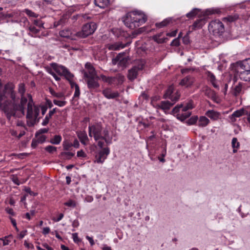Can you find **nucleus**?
<instances>
[{
  "label": "nucleus",
  "mask_w": 250,
  "mask_h": 250,
  "mask_svg": "<svg viewBox=\"0 0 250 250\" xmlns=\"http://www.w3.org/2000/svg\"><path fill=\"white\" fill-rule=\"evenodd\" d=\"M88 135L90 137L94 138L100 148L103 147L104 146V143L102 140H104L107 145L112 143V137L110 135L109 129L107 127L103 128L100 123L89 125Z\"/></svg>",
  "instance_id": "f257e3e1"
},
{
  "label": "nucleus",
  "mask_w": 250,
  "mask_h": 250,
  "mask_svg": "<svg viewBox=\"0 0 250 250\" xmlns=\"http://www.w3.org/2000/svg\"><path fill=\"white\" fill-rule=\"evenodd\" d=\"M146 19V16L141 11H133L126 14L123 21L127 27L133 29L145 23Z\"/></svg>",
  "instance_id": "f03ea898"
},
{
  "label": "nucleus",
  "mask_w": 250,
  "mask_h": 250,
  "mask_svg": "<svg viewBox=\"0 0 250 250\" xmlns=\"http://www.w3.org/2000/svg\"><path fill=\"white\" fill-rule=\"evenodd\" d=\"M194 107L193 102L190 101L185 104L177 105L173 108L171 112L174 115L176 114L177 118L183 121L190 116L191 113L188 110L192 109Z\"/></svg>",
  "instance_id": "7ed1b4c3"
},
{
  "label": "nucleus",
  "mask_w": 250,
  "mask_h": 250,
  "mask_svg": "<svg viewBox=\"0 0 250 250\" xmlns=\"http://www.w3.org/2000/svg\"><path fill=\"white\" fill-rule=\"evenodd\" d=\"M28 97L27 122L29 125H33L36 123L40 111V106L34 104L31 95H28Z\"/></svg>",
  "instance_id": "20e7f679"
},
{
  "label": "nucleus",
  "mask_w": 250,
  "mask_h": 250,
  "mask_svg": "<svg viewBox=\"0 0 250 250\" xmlns=\"http://www.w3.org/2000/svg\"><path fill=\"white\" fill-rule=\"evenodd\" d=\"M210 32L214 35L220 36L224 32V26L223 23L219 20L211 21L208 26Z\"/></svg>",
  "instance_id": "39448f33"
},
{
  "label": "nucleus",
  "mask_w": 250,
  "mask_h": 250,
  "mask_svg": "<svg viewBox=\"0 0 250 250\" xmlns=\"http://www.w3.org/2000/svg\"><path fill=\"white\" fill-rule=\"evenodd\" d=\"M52 70L58 73L59 76H63L67 79H71L73 76L64 66L56 63L51 64Z\"/></svg>",
  "instance_id": "423d86ee"
},
{
  "label": "nucleus",
  "mask_w": 250,
  "mask_h": 250,
  "mask_svg": "<svg viewBox=\"0 0 250 250\" xmlns=\"http://www.w3.org/2000/svg\"><path fill=\"white\" fill-rule=\"evenodd\" d=\"M97 28L96 24L94 22H91L84 24L82 29V32L79 36L82 38H85L93 34Z\"/></svg>",
  "instance_id": "0eeeda50"
},
{
  "label": "nucleus",
  "mask_w": 250,
  "mask_h": 250,
  "mask_svg": "<svg viewBox=\"0 0 250 250\" xmlns=\"http://www.w3.org/2000/svg\"><path fill=\"white\" fill-rule=\"evenodd\" d=\"M100 80V77L96 76L94 77L85 78V81L87 84V87L90 91H97L100 87V83L98 81Z\"/></svg>",
  "instance_id": "6e6552de"
},
{
  "label": "nucleus",
  "mask_w": 250,
  "mask_h": 250,
  "mask_svg": "<svg viewBox=\"0 0 250 250\" xmlns=\"http://www.w3.org/2000/svg\"><path fill=\"white\" fill-rule=\"evenodd\" d=\"M102 149L96 155L94 163L103 164L109 155L110 149L108 147H102Z\"/></svg>",
  "instance_id": "1a4fd4ad"
},
{
  "label": "nucleus",
  "mask_w": 250,
  "mask_h": 250,
  "mask_svg": "<svg viewBox=\"0 0 250 250\" xmlns=\"http://www.w3.org/2000/svg\"><path fill=\"white\" fill-rule=\"evenodd\" d=\"M144 62H141L138 66H134L128 71V78L130 80H133L136 78L138 71L142 70L144 68Z\"/></svg>",
  "instance_id": "9d476101"
},
{
  "label": "nucleus",
  "mask_w": 250,
  "mask_h": 250,
  "mask_svg": "<svg viewBox=\"0 0 250 250\" xmlns=\"http://www.w3.org/2000/svg\"><path fill=\"white\" fill-rule=\"evenodd\" d=\"M128 60L125 56L124 53H120L115 58L112 60V63L113 65L118 64L121 66L124 67L126 65Z\"/></svg>",
  "instance_id": "9b49d317"
},
{
  "label": "nucleus",
  "mask_w": 250,
  "mask_h": 250,
  "mask_svg": "<svg viewBox=\"0 0 250 250\" xmlns=\"http://www.w3.org/2000/svg\"><path fill=\"white\" fill-rule=\"evenodd\" d=\"M237 65V71L240 79L244 81H250V71L248 70L241 69L238 63Z\"/></svg>",
  "instance_id": "f8f14e48"
},
{
  "label": "nucleus",
  "mask_w": 250,
  "mask_h": 250,
  "mask_svg": "<svg viewBox=\"0 0 250 250\" xmlns=\"http://www.w3.org/2000/svg\"><path fill=\"white\" fill-rule=\"evenodd\" d=\"M85 70L84 72L85 79L98 76L94 67L90 63H86L85 65Z\"/></svg>",
  "instance_id": "ddd939ff"
},
{
  "label": "nucleus",
  "mask_w": 250,
  "mask_h": 250,
  "mask_svg": "<svg viewBox=\"0 0 250 250\" xmlns=\"http://www.w3.org/2000/svg\"><path fill=\"white\" fill-rule=\"evenodd\" d=\"M102 93L104 96L108 99H114L119 95L117 91H113L109 88L103 90Z\"/></svg>",
  "instance_id": "4468645a"
},
{
  "label": "nucleus",
  "mask_w": 250,
  "mask_h": 250,
  "mask_svg": "<svg viewBox=\"0 0 250 250\" xmlns=\"http://www.w3.org/2000/svg\"><path fill=\"white\" fill-rule=\"evenodd\" d=\"M194 82L193 77L188 76L183 78L180 82V84L185 87H190Z\"/></svg>",
  "instance_id": "2eb2a0df"
},
{
  "label": "nucleus",
  "mask_w": 250,
  "mask_h": 250,
  "mask_svg": "<svg viewBox=\"0 0 250 250\" xmlns=\"http://www.w3.org/2000/svg\"><path fill=\"white\" fill-rule=\"evenodd\" d=\"M173 104L174 103H171L169 101H162L160 104H158L157 106L158 109H161L167 113Z\"/></svg>",
  "instance_id": "dca6fc26"
},
{
  "label": "nucleus",
  "mask_w": 250,
  "mask_h": 250,
  "mask_svg": "<svg viewBox=\"0 0 250 250\" xmlns=\"http://www.w3.org/2000/svg\"><path fill=\"white\" fill-rule=\"evenodd\" d=\"M28 34L33 37H40V31L41 29L38 28L34 25H30L29 27Z\"/></svg>",
  "instance_id": "f3484780"
},
{
  "label": "nucleus",
  "mask_w": 250,
  "mask_h": 250,
  "mask_svg": "<svg viewBox=\"0 0 250 250\" xmlns=\"http://www.w3.org/2000/svg\"><path fill=\"white\" fill-rule=\"evenodd\" d=\"M78 137L82 144L86 146L88 144V138L85 131H81L78 133Z\"/></svg>",
  "instance_id": "a211bd4d"
},
{
  "label": "nucleus",
  "mask_w": 250,
  "mask_h": 250,
  "mask_svg": "<svg viewBox=\"0 0 250 250\" xmlns=\"http://www.w3.org/2000/svg\"><path fill=\"white\" fill-rule=\"evenodd\" d=\"M125 45L121 42H115L113 44H109L107 45V48L110 50H119L121 49L124 48Z\"/></svg>",
  "instance_id": "6ab92c4d"
},
{
  "label": "nucleus",
  "mask_w": 250,
  "mask_h": 250,
  "mask_svg": "<svg viewBox=\"0 0 250 250\" xmlns=\"http://www.w3.org/2000/svg\"><path fill=\"white\" fill-rule=\"evenodd\" d=\"M241 69L248 70L250 71V58L238 62Z\"/></svg>",
  "instance_id": "aec40b11"
},
{
  "label": "nucleus",
  "mask_w": 250,
  "mask_h": 250,
  "mask_svg": "<svg viewBox=\"0 0 250 250\" xmlns=\"http://www.w3.org/2000/svg\"><path fill=\"white\" fill-rule=\"evenodd\" d=\"M56 108H54L49 111V113L46 115L45 118L43 119L42 123V125L45 126L48 124L52 115L56 112Z\"/></svg>",
  "instance_id": "412c9836"
},
{
  "label": "nucleus",
  "mask_w": 250,
  "mask_h": 250,
  "mask_svg": "<svg viewBox=\"0 0 250 250\" xmlns=\"http://www.w3.org/2000/svg\"><path fill=\"white\" fill-rule=\"evenodd\" d=\"M206 115L211 119L214 120H217L220 116V114L213 110L207 111L206 113Z\"/></svg>",
  "instance_id": "4be33fe9"
},
{
  "label": "nucleus",
  "mask_w": 250,
  "mask_h": 250,
  "mask_svg": "<svg viewBox=\"0 0 250 250\" xmlns=\"http://www.w3.org/2000/svg\"><path fill=\"white\" fill-rule=\"evenodd\" d=\"M95 4L101 8L106 7L109 4V0H94Z\"/></svg>",
  "instance_id": "5701e85b"
},
{
  "label": "nucleus",
  "mask_w": 250,
  "mask_h": 250,
  "mask_svg": "<svg viewBox=\"0 0 250 250\" xmlns=\"http://www.w3.org/2000/svg\"><path fill=\"white\" fill-rule=\"evenodd\" d=\"M209 123V120L205 116H201L200 117L198 125L200 127H205L207 126Z\"/></svg>",
  "instance_id": "b1692460"
},
{
  "label": "nucleus",
  "mask_w": 250,
  "mask_h": 250,
  "mask_svg": "<svg viewBox=\"0 0 250 250\" xmlns=\"http://www.w3.org/2000/svg\"><path fill=\"white\" fill-rule=\"evenodd\" d=\"M244 109H241L234 111L230 116V118L231 121L234 122L235 121L236 118H238L242 116L244 114Z\"/></svg>",
  "instance_id": "393cba45"
},
{
  "label": "nucleus",
  "mask_w": 250,
  "mask_h": 250,
  "mask_svg": "<svg viewBox=\"0 0 250 250\" xmlns=\"http://www.w3.org/2000/svg\"><path fill=\"white\" fill-rule=\"evenodd\" d=\"M208 81L212 83V85L216 88H219V85L216 80L215 76L211 73H208Z\"/></svg>",
  "instance_id": "a878e982"
},
{
  "label": "nucleus",
  "mask_w": 250,
  "mask_h": 250,
  "mask_svg": "<svg viewBox=\"0 0 250 250\" xmlns=\"http://www.w3.org/2000/svg\"><path fill=\"white\" fill-rule=\"evenodd\" d=\"M242 86L241 83H238L237 85H236L234 86L231 90L232 94L235 96H237L239 95L242 92Z\"/></svg>",
  "instance_id": "bb28decb"
},
{
  "label": "nucleus",
  "mask_w": 250,
  "mask_h": 250,
  "mask_svg": "<svg viewBox=\"0 0 250 250\" xmlns=\"http://www.w3.org/2000/svg\"><path fill=\"white\" fill-rule=\"evenodd\" d=\"M206 23L205 18L196 20L193 23V26L194 28H200Z\"/></svg>",
  "instance_id": "cd10ccee"
},
{
  "label": "nucleus",
  "mask_w": 250,
  "mask_h": 250,
  "mask_svg": "<svg viewBox=\"0 0 250 250\" xmlns=\"http://www.w3.org/2000/svg\"><path fill=\"white\" fill-rule=\"evenodd\" d=\"M71 86L72 88H74L75 89L73 98H79L80 95V90L78 84L75 83H71Z\"/></svg>",
  "instance_id": "c85d7f7f"
},
{
  "label": "nucleus",
  "mask_w": 250,
  "mask_h": 250,
  "mask_svg": "<svg viewBox=\"0 0 250 250\" xmlns=\"http://www.w3.org/2000/svg\"><path fill=\"white\" fill-rule=\"evenodd\" d=\"M12 240L13 236L12 235L6 236L3 238H0V241L2 242L3 246L9 245L10 242H11Z\"/></svg>",
  "instance_id": "c756f323"
},
{
  "label": "nucleus",
  "mask_w": 250,
  "mask_h": 250,
  "mask_svg": "<svg viewBox=\"0 0 250 250\" xmlns=\"http://www.w3.org/2000/svg\"><path fill=\"white\" fill-rule=\"evenodd\" d=\"M174 90V87L173 85H170L167 89L166 92L165 94V97L166 98H169L171 100L173 99V95H171Z\"/></svg>",
  "instance_id": "7c9ffc66"
},
{
  "label": "nucleus",
  "mask_w": 250,
  "mask_h": 250,
  "mask_svg": "<svg viewBox=\"0 0 250 250\" xmlns=\"http://www.w3.org/2000/svg\"><path fill=\"white\" fill-rule=\"evenodd\" d=\"M62 140V137L60 135H56L50 140V143L54 145H59Z\"/></svg>",
  "instance_id": "2f4dec72"
},
{
  "label": "nucleus",
  "mask_w": 250,
  "mask_h": 250,
  "mask_svg": "<svg viewBox=\"0 0 250 250\" xmlns=\"http://www.w3.org/2000/svg\"><path fill=\"white\" fill-rule=\"evenodd\" d=\"M200 9L198 8H194L190 12L186 14V16L189 18H193L196 15H198L200 12Z\"/></svg>",
  "instance_id": "473e14b6"
},
{
  "label": "nucleus",
  "mask_w": 250,
  "mask_h": 250,
  "mask_svg": "<svg viewBox=\"0 0 250 250\" xmlns=\"http://www.w3.org/2000/svg\"><path fill=\"white\" fill-rule=\"evenodd\" d=\"M171 21V19L170 18L166 19L161 22L156 23V26L157 27L161 28L162 27L167 25Z\"/></svg>",
  "instance_id": "72a5a7b5"
},
{
  "label": "nucleus",
  "mask_w": 250,
  "mask_h": 250,
  "mask_svg": "<svg viewBox=\"0 0 250 250\" xmlns=\"http://www.w3.org/2000/svg\"><path fill=\"white\" fill-rule=\"evenodd\" d=\"M114 78L115 79L114 84L118 85L122 84L125 80L124 76L121 74H118L116 77H114Z\"/></svg>",
  "instance_id": "f704fd0d"
},
{
  "label": "nucleus",
  "mask_w": 250,
  "mask_h": 250,
  "mask_svg": "<svg viewBox=\"0 0 250 250\" xmlns=\"http://www.w3.org/2000/svg\"><path fill=\"white\" fill-rule=\"evenodd\" d=\"M161 34H159L154 36L153 38V40L158 43H162L165 42L166 38H161Z\"/></svg>",
  "instance_id": "c9c22d12"
},
{
  "label": "nucleus",
  "mask_w": 250,
  "mask_h": 250,
  "mask_svg": "<svg viewBox=\"0 0 250 250\" xmlns=\"http://www.w3.org/2000/svg\"><path fill=\"white\" fill-rule=\"evenodd\" d=\"M36 137L37 141L40 144L43 143L46 140V136L44 135L40 134V133H37Z\"/></svg>",
  "instance_id": "e433bc0d"
},
{
  "label": "nucleus",
  "mask_w": 250,
  "mask_h": 250,
  "mask_svg": "<svg viewBox=\"0 0 250 250\" xmlns=\"http://www.w3.org/2000/svg\"><path fill=\"white\" fill-rule=\"evenodd\" d=\"M71 35V32L68 29H65L60 32V35L63 38H69Z\"/></svg>",
  "instance_id": "4c0bfd02"
},
{
  "label": "nucleus",
  "mask_w": 250,
  "mask_h": 250,
  "mask_svg": "<svg viewBox=\"0 0 250 250\" xmlns=\"http://www.w3.org/2000/svg\"><path fill=\"white\" fill-rule=\"evenodd\" d=\"M53 103L55 105H56L59 107H63L66 104L67 102L65 100L60 101V100H58L56 99H54L53 100Z\"/></svg>",
  "instance_id": "58836bf2"
},
{
  "label": "nucleus",
  "mask_w": 250,
  "mask_h": 250,
  "mask_svg": "<svg viewBox=\"0 0 250 250\" xmlns=\"http://www.w3.org/2000/svg\"><path fill=\"white\" fill-rule=\"evenodd\" d=\"M64 205L68 207L74 208L77 206V203L76 201L72 200H69L67 202L64 203Z\"/></svg>",
  "instance_id": "ea45409f"
},
{
  "label": "nucleus",
  "mask_w": 250,
  "mask_h": 250,
  "mask_svg": "<svg viewBox=\"0 0 250 250\" xmlns=\"http://www.w3.org/2000/svg\"><path fill=\"white\" fill-rule=\"evenodd\" d=\"M33 24L35 26H36L37 27L39 28L40 29H42L43 28V22L40 20H34L33 21Z\"/></svg>",
  "instance_id": "a19ab883"
},
{
  "label": "nucleus",
  "mask_w": 250,
  "mask_h": 250,
  "mask_svg": "<svg viewBox=\"0 0 250 250\" xmlns=\"http://www.w3.org/2000/svg\"><path fill=\"white\" fill-rule=\"evenodd\" d=\"M231 145L233 148H238L240 146V144L238 142L236 138H233L231 141Z\"/></svg>",
  "instance_id": "79ce46f5"
},
{
  "label": "nucleus",
  "mask_w": 250,
  "mask_h": 250,
  "mask_svg": "<svg viewBox=\"0 0 250 250\" xmlns=\"http://www.w3.org/2000/svg\"><path fill=\"white\" fill-rule=\"evenodd\" d=\"M45 150L49 153H53L57 151V148L52 146H48L45 148Z\"/></svg>",
  "instance_id": "37998d69"
},
{
  "label": "nucleus",
  "mask_w": 250,
  "mask_h": 250,
  "mask_svg": "<svg viewBox=\"0 0 250 250\" xmlns=\"http://www.w3.org/2000/svg\"><path fill=\"white\" fill-rule=\"evenodd\" d=\"M181 33H180L178 37L177 38L174 39L172 42L170 43V45L171 46H178L180 45V41H179V38L181 36Z\"/></svg>",
  "instance_id": "c03bdc74"
},
{
  "label": "nucleus",
  "mask_w": 250,
  "mask_h": 250,
  "mask_svg": "<svg viewBox=\"0 0 250 250\" xmlns=\"http://www.w3.org/2000/svg\"><path fill=\"white\" fill-rule=\"evenodd\" d=\"M48 72L49 73H50L51 75H52L53 76V77L56 81H58L60 80V79H61L60 77L59 76L55 74V73L51 69H49L48 70Z\"/></svg>",
  "instance_id": "a18cd8bd"
},
{
  "label": "nucleus",
  "mask_w": 250,
  "mask_h": 250,
  "mask_svg": "<svg viewBox=\"0 0 250 250\" xmlns=\"http://www.w3.org/2000/svg\"><path fill=\"white\" fill-rule=\"evenodd\" d=\"M25 12L27 15H28L30 17H37L38 16V15L37 14L28 9H25Z\"/></svg>",
  "instance_id": "49530a36"
},
{
  "label": "nucleus",
  "mask_w": 250,
  "mask_h": 250,
  "mask_svg": "<svg viewBox=\"0 0 250 250\" xmlns=\"http://www.w3.org/2000/svg\"><path fill=\"white\" fill-rule=\"evenodd\" d=\"M197 119H198V118L197 116L192 117L189 120V124H190V125L194 124L195 123H196Z\"/></svg>",
  "instance_id": "de8ad7c7"
},
{
  "label": "nucleus",
  "mask_w": 250,
  "mask_h": 250,
  "mask_svg": "<svg viewBox=\"0 0 250 250\" xmlns=\"http://www.w3.org/2000/svg\"><path fill=\"white\" fill-rule=\"evenodd\" d=\"M77 155L78 157H85L86 156V154L82 150L78 151L77 152Z\"/></svg>",
  "instance_id": "09e8293b"
},
{
  "label": "nucleus",
  "mask_w": 250,
  "mask_h": 250,
  "mask_svg": "<svg viewBox=\"0 0 250 250\" xmlns=\"http://www.w3.org/2000/svg\"><path fill=\"white\" fill-rule=\"evenodd\" d=\"M115 83V79L114 78V77H108L107 83H108L109 84H114Z\"/></svg>",
  "instance_id": "8fccbe9b"
},
{
  "label": "nucleus",
  "mask_w": 250,
  "mask_h": 250,
  "mask_svg": "<svg viewBox=\"0 0 250 250\" xmlns=\"http://www.w3.org/2000/svg\"><path fill=\"white\" fill-rule=\"evenodd\" d=\"M86 239L89 241L91 246H93L95 244V242L92 237L86 235Z\"/></svg>",
  "instance_id": "3c124183"
},
{
  "label": "nucleus",
  "mask_w": 250,
  "mask_h": 250,
  "mask_svg": "<svg viewBox=\"0 0 250 250\" xmlns=\"http://www.w3.org/2000/svg\"><path fill=\"white\" fill-rule=\"evenodd\" d=\"M143 31H144V29L143 28H140L138 29H137V30H135L133 32V35L134 37H135V36H136V35L140 34L141 33L143 32Z\"/></svg>",
  "instance_id": "603ef678"
},
{
  "label": "nucleus",
  "mask_w": 250,
  "mask_h": 250,
  "mask_svg": "<svg viewBox=\"0 0 250 250\" xmlns=\"http://www.w3.org/2000/svg\"><path fill=\"white\" fill-rule=\"evenodd\" d=\"M72 238H73L74 242H78L79 241V239L78 238V235L77 233H72Z\"/></svg>",
  "instance_id": "864d4df0"
},
{
  "label": "nucleus",
  "mask_w": 250,
  "mask_h": 250,
  "mask_svg": "<svg viewBox=\"0 0 250 250\" xmlns=\"http://www.w3.org/2000/svg\"><path fill=\"white\" fill-rule=\"evenodd\" d=\"M50 231V229L49 227H45L43 229L42 233L43 235H46L49 233Z\"/></svg>",
  "instance_id": "5fc2aeb1"
},
{
  "label": "nucleus",
  "mask_w": 250,
  "mask_h": 250,
  "mask_svg": "<svg viewBox=\"0 0 250 250\" xmlns=\"http://www.w3.org/2000/svg\"><path fill=\"white\" fill-rule=\"evenodd\" d=\"M55 97L60 98V99H62V98H63L64 99H65L64 95L62 92L56 93V94Z\"/></svg>",
  "instance_id": "6e6d98bb"
},
{
  "label": "nucleus",
  "mask_w": 250,
  "mask_h": 250,
  "mask_svg": "<svg viewBox=\"0 0 250 250\" xmlns=\"http://www.w3.org/2000/svg\"><path fill=\"white\" fill-rule=\"evenodd\" d=\"M39 144L37 139H34L32 140L31 146L32 147L35 148Z\"/></svg>",
  "instance_id": "4d7b16f0"
},
{
  "label": "nucleus",
  "mask_w": 250,
  "mask_h": 250,
  "mask_svg": "<svg viewBox=\"0 0 250 250\" xmlns=\"http://www.w3.org/2000/svg\"><path fill=\"white\" fill-rule=\"evenodd\" d=\"M177 32V30H174L170 33H167V36H169V37H175L176 35Z\"/></svg>",
  "instance_id": "13d9d810"
},
{
  "label": "nucleus",
  "mask_w": 250,
  "mask_h": 250,
  "mask_svg": "<svg viewBox=\"0 0 250 250\" xmlns=\"http://www.w3.org/2000/svg\"><path fill=\"white\" fill-rule=\"evenodd\" d=\"M180 98V94L178 93L176 94L175 96L173 95V99L171 100L172 102H173V103H175L178 100V99Z\"/></svg>",
  "instance_id": "bf43d9fd"
},
{
  "label": "nucleus",
  "mask_w": 250,
  "mask_h": 250,
  "mask_svg": "<svg viewBox=\"0 0 250 250\" xmlns=\"http://www.w3.org/2000/svg\"><path fill=\"white\" fill-rule=\"evenodd\" d=\"M63 216L64 215L63 213H60L58 216V217L57 219H53V220L55 222H59L62 219Z\"/></svg>",
  "instance_id": "052dcab7"
},
{
  "label": "nucleus",
  "mask_w": 250,
  "mask_h": 250,
  "mask_svg": "<svg viewBox=\"0 0 250 250\" xmlns=\"http://www.w3.org/2000/svg\"><path fill=\"white\" fill-rule=\"evenodd\" d=\"M46 105L49 108H52L53 106L52 102L48 99L46 100Z\"/></svg>",
  "instance_id": "680f3d73"
},
{
  "label": "nucleus",
  "mask_w": 250,
  "mask_h": 250,
  "mask_svg": "<svg viewBox=\"0 0 250 250\" xmlns=\"http://www.w3.org/2000/svg\"><path fill=\"white\" fill-rule=\"evenodd\" d=\"M10 220H11V223L12 224V225H13V226L18 231V229L17 227V224H16V221L15 219H13V218H10Z\"/></svg>",
  "instance_id": "e2e57ef3"
},
{
  "label": "nucleus",
  "mask_w": 250,
  "mask_h": 250,
  "mask_svg": "<svg viewBox=\"0 0 250 250\" xmlns=\"http://www.w3.org/2000/svg\"><path fill=\"white\" fill-rule=\"evenodd\" d=\"M48 131V129L47 128H42L40 129L37 133H40V134H42L43 133H47Z\"/></svg>",
  "instance_id": "0e129e2a"
},
{
  "label": "nucleus",
  "mask_w": 250,
  "mask_h": 250,
  "mask_svg": "<svg viewBox=\"0 0 250 250\" xmlns=\"http://www.w3.org/2000/svg\"><path fill=\"white\" fill-rule=\"evenodd\" d=\"M100 77V79H102V80L105 82V83H107V78H108V77H106L105 76V75H101Z\"/></svg>",
  "instance_id": "69168bd1"
},
{
  "label": "nucleus",
  "mask_w": 250,
  "mask_h": 250,
  "mask_svg": "<svg viewBox=\"0 0 250 250\" xmlns=\"http://www.w3.org/2000/svg\"><path fill=\"white\" fill-rule=\"evenodd\" d=\"M47 109V107L45 106H42L40 107V109H41L42 115H44L46 113Z\"/></svg>",
  "instance_id": "338daca9"
},
{
  "label": "nucleus",
  "mask_w": 250,
  "mask_h": 250,
  "mask_svg": "<svg viewBox=\"0 0 250 250\" xmlns=\"http://www.w3.org/2000/svg\"><path fill=\"white\" fill-rule=\"evenodd\" d=\"M24 245H25L26 248L28 249H32V247H33V245L29 243L28 242H27L26 241L24 242Z\"/></svg>",
  "instance_id": "774afa93"
}]
</instances>
